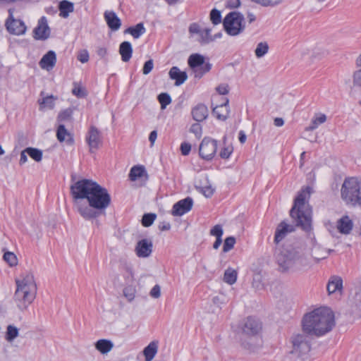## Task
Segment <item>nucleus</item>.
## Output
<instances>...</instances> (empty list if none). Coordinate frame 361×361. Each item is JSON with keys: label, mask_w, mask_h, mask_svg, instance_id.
Instances as JSON below:
<instances>
[{"label": "nucleus", "mask_w": 361, "mask_h": 361, "mask_svg": "<svg viewBox=\"0 0 361 361\" xmlns=\"http://www.w3.org/2000/svg\"><path fill=\"white\" fill-rule=\"evenodd\" d=\"M275 259L279 270L283 273L296 271L308 264L304 248L300 245L286 244L276 247Z\"/></svg>", "instance_id": "obj_1"}, {"label": "nucleus", "mask_w": 361, "mask_h": 361, "mask_svg": "<svg viewBox=\"0 0 361 361\" xmlns=\"http://www.w3.org/2000/svg\"><path fill=\"white\" fill-rule=\"evenodd\" d=\"M335 326L334 314L331 309L322 307L306 314L302 319V329L317 337L331 331Z\"/></svg>", "instance_id": "obj_2"}, {"label": "nucleus", "mask_w": 361, "mask_h": 361, "mask_svg": "<svg viewBox=\"0 0 361 361\" xmlns=\"http://www.w3.org/2000/svg\"><path fill=\"white\" fill-rule=\"evenodd\" d=\"M87 202V204L77 202L76 209L82 218L90 220L97 218L104 212L111 204V196L105 188L98 184Z\"/></svg>", "instance_id": "obj_3"}, {"label": "nucleus", "mask_w": 361, "mask_h": 361, "mask_svg": "<svg viewBox=\"0 0 361 361\" xmlns=\"http://www.w3.org/2000/svg\"><path fill=\"white\" fill-rule=\"evenodd\" d=\"M311 192V187L307 186L302 188L295 197L293 206L290 211V216L295 223V226L305 231L311 229L312 208L308 203Z\"/></svg>", "instance_id": "obj_4"}, {"label": "nucleus", "mask_w": 361, "mask_h": 361, "mask_svg": "<svg viewBox=\"0 0 361 361\" xmlns=\"http://www.w3.org/2000/svg\"><path fill=\"white\" fill-rule=\"evenodd\" d=\"M17 288L14 294V301L21 311L25 310L34 301L37 294V284L31 272L24 273L21 279L16 280Z\"/></svg>", "instance_id": "obj_5"}, {"label": "nucleus", "mask_w": 361, "mask_h": 361, "mask_svg": "<svg viewBox=\"0 0 361 361\" xmlns=\"http://www.w3.org/2000/svg\"><path fill=\"white\" fill-rule=\"evenodd\" d=\"M240 336V345L246 349H254L262 345V324L254 317H249L243 322Z\"/></svg>", "instance_id": "obj_6"}, {"label": "nucleus", "mask_w": 361, "mask_h": 361, "mask_svg": "<svg viewBox=\"0 0 361 361\" xmlns=\"http://www.w3.org/2000/svg\"><path fill=\"white\" fill-rule=\"evenodd\" d=\"M341 196L346 204L361 207V178H346L341 186Z\"/></svg>", "instance_id": "obj_7"}, {"label": "nucleus", "mask_w": 361, "mask_h": 361, "mask_svg": "<svg viewBox=\"0 0 361 361\" xmlns=\"http://www.w3.org/2000/svg\"><path fill=\"white\" fill-rule=\"evenodd\" d=\"M98 183L91 179L83 178L75 181L71 186V193L76 206L77 202L88 200Z\"/></svg>", "instance_id": "obj_8"}, {"label": "nucleus", "mask_w": 361, "mask_h": 361, "mask_svg": "<svg viewBox=\"0 0 361 361\" xmlns=\"http://www.w3.org/2000/svg\"><path fill=\"white\" fill-rule=\"evenodd\" d=\"M226 32L231 36H236L245 29L244 17L238 12L229 13L224 20Z\"/></svg>", "instance_id": "obj_9"}, {"label": "nucleus", "mask_w": 361, "mask_h": 361, "mask_svg": "<svg viewBox=\"0 0 361 361\" xmlns=\"http://www.w3.org/2000/svg\"><path fill=\"white\" fill-rule=\"evenodd\" d=\"M190 68L193 71L195 78L200 79L205 73L212 68V64L204 62V57L200 54H191L188 60Z\"/></svg>", "instance_id": "obj_10"}, {"label": "nucleus", "mask_w": 361, "mask_h": 361, "mask_svg": "<svg viewBox=\"0 0 361 361\" xmlns=\"http://www.w3.org/2000/svg\"><path fill=\"white\" fill-rule=\"evenodd\" d=\"M217 142L215 140L204 137L200 143L199 153L200 157L206 160L213 158L216 152Z\"/></svg>", "instance_id": "obj_11"}, {"label": "nucleus", "mask_w": 361, "mask_h": 361, "mask_svg": "<svg viewBox=\"0 0 361 361\" xmlns=\"http://www.w3.org/2000/svg\"><path fill=\"white\" fill-rule=\"evenodd\" d=\"M9 17L6 22V26L8 31L11 34L20 35L25 33L26 30V26L24 23L20 20H16L13 18V11L11 9L8 10Z\"/></svg>", "instance_id": "obj_12"}, {"label": "nucleus", "mask_w": 361, "mask_h": 361, "mask_svg": "<svg viewBox=\"0 0 361 361\" xmlns=\"http://www.w3.org/2000/svg\"><path fill=\"white\" fill-rule=\"evenodd\" d=\"M193 200L188 197L173 204L171 214L175 216H180L191 210Z\"/></svg>", "instance_id": "obj_13"}, {"label": "nucleus", "mask_w": 361, "mask_h": 361, "mask_svg": "<svg viewBox=\"0 0 361 361\" xmlns=\"http://www.w3.org/2000/svg\"><path fill=\"white\" fill-rule=\"evenodd\" d=\"M293 350L301 354H306L310 350V343L307 336L298 334L293 340Z\"/></svg>", "instance_id": "obj_14"}, {"label": "nucleus", "mask_w": 361, "mask_h": 361, "mask_svg": "<svg viewBox=\"0 0 361 361\" xmlns=\"http://www.w3.org/2000/svg\"><path fill=\"white\" fill-rule=\"evenodd\" d=\"M34 38L36 39L44 40L50 35V28L47 24V20L42 16L38 21L37 26L33 30Z\"/></svg>", "instance_id": "obj_15"}, {"label": "nucleus", "mask_w": 361, "mask_h": 361, "mask_svg": "<svg viewBox=\"0 0 361 361\" xmlns=\"http://www.w3.org/2000/svg\"><path fill=\"white\" fill-rule=\"evenodd\" d=\"M86 140L90 147V152H94V150L99 148L102 143V138L99 130L95 126H92L90 128Z\"/></svg>", "instance_id": "obj_16"}, {"label": "nucleus", "mask_w": 361, "mask_h": 361, "mask_svg": "<svg viewBox=\"0 0 361 361\" xmlns=\"http://www.w3.org/2000/svg\"><path fill=\"white\" fill-rule=\"evenodd\" d=\"M153 244L152 240L142 239L139 240L135 246V252L138 257H148L152 252Z\"/></svg>", "instance_id": "obj_17"}, {"label": "nucleus", "mask_w": 361, "mask_h": 361, "mask_svg": "<svg viewBox=\"0 0 361 361\" xmlns=\"http://www.w3.org/2000/svg\"><path fill=\"white\" fill-rule=\"evenodd\" d=\"M294 231L295 226L288 224L285 221L281 222L275 231L274 243L278 245L288 233Z\"/></svg>", "instance_id": "obj_18"}, {"label": "nucleus", "mask_w": 361, "mask_h": 361, "mask_svg": "<svg viewBox=\"0 0 361 361\" xmlns=\"http://www.w3.org/2000/svg\"><path fill=\"white\" fill-rule=\"evenodd\" d=\"M56 63V55L54 51H49L39 61V66L46 71H51Z\"/></svg>", "instance_id": "obj_19"}, {"label": "nucleus", "mask_w": 361, "mask_h": 361, "mask_svg": "<svg viewBox=\"0 0 361 361\" xmlns=\"http://www.w3.org/2000/svg\"><path fill=\"white\" fill-rule=\"evenodd\" d=\"M191 114L195 121L202 122L208 116V109L206 105L198 104L192 108Z\"/></svg>", "instance_id": "obj_20"}, {"label": "nucleus", "mask_w": 361, "mask_h": 361, "mask_svg": "<svg viewBox=\"0 0 361 361\" xmlns=\"http://www.w3.org/2000/svg\"><path fill=\"white\" fill-rule=\"evenodd\" d=\"M171 80H175V85L179 86L188 79V75L185 71H180L177 66H173L169 73Z\"/></svg>", "instance_id": "obj_21"}, {"label": "nucleus", "mask_w": 361, "mask_h": 361, "mask_svg": "<svg viewBox=\"0 0 361 361\" xmlns=\"http://www.w3.org/2000/svg\"><path fill=\"white\" fill-rule=\"evenodd\" d=\"M212 113L215 115L217 119L225 121L229 114L228 99L226 98L224 103L214 107Z\"/></svg>", "instance_id": "obj_22"}, {"label": "nucleus", "mask_w": 361, "mask_h": 361, "mask_svg": "<svg viewBox=\"0 0 361 361\" xmlns=\"http://www.w3.org/2000/svg\"><path fill=\"white\" fill-rule=\"evenodd\" d=\"M104 18L111 30L116 31L120 28L121 25V20L114 11H106Z\"/></svg>", "instance_id": "obj_23"}, {"label": "nucleus", "mask_w": 361, "mask_h": 361, "mask_svg": "<svg viewBox=\"0 0 361 361\" xmlns=\"http://www.w3.org/2000/svg\"><path fill=\"white\" fill-rule=\"evenodd\" d=\"M159 342L153 341L150 342L143 350L145 361H152L158 352Z\"/></svg>", "instance_id": "obj_24"}, {"label": "nucleus", "mask_w": 361, "mask_h": 361, "mask_svg": "<svg viewBox=\"0 0 361 361\" xmlns=\"http://www.w3.org/2000/svg\"><path fill=\"white\" fill-rule=\"evenodd\" d=\"M119 54L123 62H128L132 57L133 48L129 42H123L119 46Z\"/></svg>", "instance_id": "obj_25"}, {"label": "nucleus", "mask_w": 361, "mask_h": 361, "mask_svg": "<svg viewBox=\"0 0 361 361\" xmlns=\"http://www.w3.org/2000/svg\"><path fill=\"white\" fill-rule=\"evenodd\" d=\"M56 137L59 142L66 141L68 144L72 145L74 142L72 135L68 132L64 125H59L56 131Z\"/></svg>", "instance_id": "obj_26"}, {"label": "nucleus", "mask_w": 361, "mask_h": 361, "mask_svg": "<svg viewBox=\"0 0 361 361\" xmlns=\"http://www.w3.org/2000/svg\"><path fill=\"white\" fill-rule=\"evenodd\" d=\"M59 16L62 18H66L69 14L74 11V5L73 3L63 0L59 3Z\"/></svg>", "instance_id": "obj_27"}, {"label": "nucleus", "mask_w": 361, "mask_h": 361, "mask_svg": "<svg viewBox=\"0 0 361 361\" xmlns=\"http://www.w3.org/2000/svg\"><path fill=\"white\" fill-rule=\"evenodd\" d=\"M337 226L341 233L348 234L353 228V222L348 216H345L338 221Z\"/></svg>", "instance_id": "obj_28"}, {"label": "nucleus", "mask_w": 361, "mask_h": 361, "mask_svg": "<svg viewBox=\"0 0 361 361\" xmlns=\"http://www.w3.org/2000/svg\"><path fill=\"white\" fill-rule=\"evenodd\" d=\"M95 348L102 354H106L114 348V343L107 339H100L95 343Z\"/></svg>", "instance_id": "obj_29"}, {"label": "nucleus", "mask_w": 361, "mask_h": 361, "mask_svg": "<svg viewBox=\"0 0 361 361\" xmlns=\"http://www.w3.org/2000/svg\"><path fill=\"white\" fill-rule=\"evenodd\" d=\"M343 287V281L341 277H333L327 284V290L329 294L341 290Z\"/></svg>", "instance_id": "obj_30"}, {"label": "nucleus", "mask_w": 361, "mask_h": 361, "mask_svg": "<svg viewBox=\"0 0 361 361\" xmlns=\"http://www.w3.org/2000/svg\"><path fill=\"white\" fill-rule=\"evenodd\" d=\"M264 276L261 271H255L253 274L252 286L256 290H261L264 288Z\"/></svg>", "instance_id": "obj_31"}, {"label": "nucleus", "mask_w": 361, "mask_h": 361, "mask_svg": "<svg viewBox=\"0 0 361 361\" xmlns=\"http://www.w3.org/2000/svg\"><path fill=\"white\" fill-rule=\"evenodd\" d=\"M145 173V169L143 166H134L129 173V178L132 181L136 180L138 178L142 177Z\"/></svg>", "instance_id": "obj_32"}, {"label": "nucleus", "mask_w": 361, "mask_h": 361, "mask_svg": "<svg viewBox=\"0 0 361 361\" xmlns=\"http://www.w3.org/2000/svg\"><path fill=\"white\" fill-rule=\"evenodd\" d=\"M126 32L130 33L134 38H139L142 34L145 32V28L143 23H137L135 27H130Z\"/></svg>", "instance_id": "obj_33"}, {"label": "nucleus", "mask_w": 361, "mask_h": 361, "mask_svg": "<svg viewBox=\"0 0 361 361\" xmlns=\"http://www.w3.org/2000/svg\"><path fill=\"white\" fill-rule=\"evenodd\" d=\"M237 276V271L233 269L228 268L224 272V281L229 285H233L236 282Z\"/></svg>", "instance_id": "obj_34"}, {"label": "nucleus", "mask_w": 361, "mask_h": 361, "mask_svg": "<svg viewBox=\"0 0 361 361\" xmlns=\"http://www.w3.org/2000/svg\"><path fill=\"white\" fill-rule=\"evenodd\" d=\"M56 99L53 95L47 96L42 99V101H39V109L43 110L45 108H48L49 109H52L54 107V101Z\"/></svg>", "instance_id": "obj_35"}, {"label": "nucleus", "mask_w": 361, "mask_h": 361, "mask_svg": "<svg viewBox=\"0 0 361 361\" xmlns=\"http://www.w3.org/2000/svg\"><path fill=\"white\" fill-rule=\"evenodd\" d=\"M200 39H198L201 44H209L214 40L213 37L211 35L210 28H204L202 30L199 35Z\"/></svg>", "instance_id": "obj_36"}, {"label": "nucleus", "mask_w": 361, "mask_h": 361, "mask_svg": "<svg viewBox=\"0 0 361 361\" xmlns=\"http://www.w3.org/2000/svg\"><path fill=\"white\" fill-rule=\"evenodd\" d=\"M269 45L266 42L258 43L255 50V54L257 58H262L267 54L269 51Z\"/></svg>", "instance_id": "obj_37"}, {"label": "nucleus", "mask_w": 361, "mask_h": 361, "mask_svg": "<svg viewBox=\"0 0 361 361\" xmlns=\"http://www.w3.org/2000/svg\"><path fill=\"white\" fill-rule=\"evenodd\" d=\"M25 152H27V154L35 161L39 162L42 159V152L39 149L27 147Z\"/></svg>", "instance_id": "obj_38"}, {"label": "nucleus", "mask_w": 361, "mask_h": 361, "mask_svg": "<svg viewBox=\"0 0 361 361\" xmlns=\"http://www.w3.org/2000/svg\"><path fill=\"white\" fill-rule=\"evenodd\" d=\"M4 260L8 263L10 267H14L18 264V259L16 255L12 252H5L3 256Z\"/></svg>", "instance_id": "obj_39"}, {"label": "nucleus", "mask_w": 361, "mask_h": 361, "mask_svg": "<svg viewBox=\"0 0 361 361\" xmlns=\"http://www.w3.org/2000/svg\"><path fill=\"white\" fill-rule=\"evenodd\" d=\"M18 336V329L13 325H8L6 329V339L8 341H13Z\"/></svg>", "instance_id": "obj_40"}, {"label": "nucleus", "mask_w": 361, "mask_h": 361, "mask_svg": "<svg viewBox=\"0 0 361 361\" xmlns=\"http://www.w3.org/2000/svg\"><path fill=\"white\" fill-rule=\"evenodd\" d=\"M73 85L74 87L72 90V93L75 97L78 98H84L87 95V91L83 87L76 82H74Z\"/></svg>", "instance_id": "obj_41"}, {"label": "nucleus", "mask_w": 361, "mask_h": 361, "mask_svg": "<svg viewBox=\"0 0 361 361\" xmlns=\"http://www.w3.org/2000/svg\"><path fill=\"white\" fill-rule=\"evenodd\" d=\"M135 293L136 289L133 286H128L123 289V295L128 302H132L134 300Z\"/></svg>", "instance_id": "obj_42"}, {"label": "nucleus", "mask_w": 361, "mask_h": 361, "mask_svg": "<svg viewBox=\"0 0 361 361\" xmlns=\"http://www.w3.org/2000/svg\"><path fill=\"white\" fill-rule=\"evenodd\" d=\"M157 215L153 213L145 214L142 219V224L145 227L150 226L154 221Z\"/></svg>", "instance_id": "obj_43"}, {"label": "nucleus", "mask_w": 361, "mask_h": 361, "mask_svg": "<svg viewBox=\"0 0 361 361\" xmlns=\"http://www.w3.org/2000/svg\"><path fill=\"white\" fill-rule=\"evenodd\" d=\"M73 115V110L71 108H68L61 111L57 117L59 121H66L71 119Z\"/></svg>", "instance_id": "obj_44"}, {"label": "nucleus", "mask_w": 361, "mask_h": 361, "mask_svg": "<svg viewBox=\"0 0 361 361\" xmlns=\"http://www.w3.org/2000/svg\"><path fill=\"white\" fill-rule=\"evenodd\" d=\"M158 100L162 109H164L171 102V98L168 93H161L158 96Z\"/></svg>", "instance_id": "obj_45"}, {"label": "nucleus", "mask_w": 361, "mask_h": 361, "mask_svg": "<svg viewBox=\"0 0 361 361\" xmlns=\"http://www.w3.org/2000/svg\"><path fill=\"white\" fill-rule=\"evenodd\" d=\"M235 243V238L233 236L227 237L224 240V245H223V252H228L231 250H232Z\"/></svg>", "instance_id": "obj_46"}, {"label": "nucleus", "mask_w": 361, "mask_h": 361, "mask_svg": "<svg viewBox=\"0 0 361 361\" xmlns=\"http://www.w3.org/2000/svg\"><path fill=\"white\" fill-rule=\"evenodd\" d=\"M210 20L214 25H218L221 22V12L214 8L210 12Z\"/></svg>", "instance_id": "obj_47"}, {"label": "nucleus", "mask_w": 361, "mask_h": 361, "mask_svg": "<svg viewBox=\"0 0 361 361\" xmlns=\"http://www.w3.org/2000/svg\"><path fill=\"white\" fill-rule=\"evenodd\" d=\"M353 85L355 87L361 88V68L357 69L353 73Z\"/></svg>", "instance_id": "obj_48"}, {"label": "nucleus", "mask_w": 361, "mask_h": 361, "mask_svg": "<svg viewBox=\"0 0 361 361\" xmlns=\"http://www.w3.org/2000/svg\"><path fill=\"white\" fill-rule=\"evenodd\" d=\"M200 191L206 197H210L214 194V188L209 185L200 186L198 187Z\"/></svg>", "instance_id": "obj_49"}, {"label": "nucleus", "mask_w": 361, "mask_h": 361, "mask_svg": "<svg viewBox=\"0 0 361 361\" xmlns=\"http://www.w3.org/2000/svg\"><path fill=\"white\" fill-rule=\"evenodd\" d=\"M223 228L221 225H216L210 230V235H214L217 238H221L223 235Z\"/></svg>", "instance_id": "obj_50"}, {"label": "nucleus", "mask_w": 361, "mask_h": 361, "mask_svg": "<svg viewBox=\"0 0 361 361\" xmlns=\"http://www.w3.org/2000/svg\"><path fill=\"white\" fill-rule=\"evenodd\" d=\"M190 131L194 133L197 138H200L202 136V126L199 123H193L190 128Z\"/></svg>", "instance_id": "obj_51"}, {"label": "nucleus", "mask_w": 361, "mask_h": 361, "mask_svg": "<svg viewBox=\"0 0 361 361\" xmlns=\"http://www.w3.org/2000/svg\"><path fill=\"white\" fill-rule=\"evenodd\" d=\"M153 68H154L153 60L152 59H149V60L147 61L145 63L143 68H142L143 74L144 75L149 74L152 71Z\"/></svg>", "instance_id": "obj_52"}, {"label": "nucleus", "mask_w": 361, "mask_h": 361, "mask_svg": "<svg viewBox=\"0 0 361 361\" xmlns=\"http://www.w3.org/2000/svg\"><path fill=\"white\" fill-rule=\"evenodd\" d=\"M89 58L88 51L85 49L80 51L78 55V61L82 63L87 62L89 61Z\"/></svg>", "instance_id": "obj_53"}, {"label": "nucleus", "mask_w": 361, "mask_h": 361, "mask_svg": "<svg viewBox=\"0 0 361 361\" xmlns=\"http://www.w3.org/2000/svg\"><path fill=\"white\" fill-rule=\"evenodd\" d=\"M232 152H233L232 147L228 146V147H224L220 152V157L222 159H228L230 157Z\"/></svg>", "instance_id": "obj_54"}, {"label": "nucleus", "mask_w": 361, "mask_h": 361, "mask_svg": "<svg viewBox=\"0 0 361 361\" xmlns=\"http://www.w3.org/2000/svg\"><path fill=\"white\" fill-rule=\"evenodd\" d=\"M191 150V145L188 142H183L180 145V151L181 154L184 156H187L189 154Z\"/></svg>", "instance_id": "obj_55"}, {"label": "nucleus", "mask_w": 361, "mask_h": 361, "mask_svg": "<svg viewBox=\"0 0 361 361\" xmlns=\"http://www.w3.org/2000/svg\"><path fill=\"white\" fill-rule=\"evenodd\" d=\"M216 91L219 94L225 95L229 92L228 85L226 84H221L216 87Z\"/></svg>", "instance_id": "obj_56"}, {"label": "nucleus", "mask_w": 361, "mask_h": 361, "mask_svg": "<svg viewBox=\"0 0 361 361\" xmlns=\"http://www.w3.org/2000/svg\"><path fill=\"white\" fill-rule=\"evenodd\" d=\"M150 295L154 298H159L161 295V288L159 285H155L150 291Z\"/></svg>", "instance_id": "obj_57"}, {"label": "nucleus", "mask_w": 361, "mask_h": 361, "mask_svg": "<svg viewBox=\"0 0 361 361\" xmlns=\"http://www.w3.org/2000/svg\"><path fill=\"white\" fill-rule=\"evenodd\" d=\"M202 30V29L200 27V26L197 23H192L189 27V32L191 34L200 35Z\"/></svg>", "instance_id": "obj_58"}, {"label": "nucleus", "mask_w": 361, "mask_h": 361, "mask_svg": "<svg viewBox=\"0 0 361 361\" xmlns=\"http://www.w3.org/2000/svg\"><path fill=\"white\" fill-rule=\"evenodd\" d=\"M97 54L99 57L104 59L107 55V49L106 47H98Z\"/></svg>", "instance_id": "obj_59"}, {"label": "nucleus", "mask_w": 361, "mask_h": 361, "mask_svg": "<svg viewBox=\"0 0 361 361\" xmlns=\"http://www.w3.org/2000/svg\"><path fill=\"white\" fill-rule=\"evenodd\" d=\"M27 161V152H25V149L20 153L19 164H20V165H23L25 163H26Z\"/></svg>", "instance_id": "obj_60"}, {"label": "nucleus", "mask_w": 361, "mask_h": 361, "mask_svg": "<svg viewBox=\"0 0 361 361\" xmlns=\"http://www.w3.org/2000/svg\"><path fill=\"white\" fill-rule=\"evenodd\" d=\"M171 228V224L169 222H161L159 224V229L161 231H169Z\"/></svg>", "instance_id": "obj_61"}, {"label": "nucleus", "mask_w": 361, "mask_h": 361, "mask_svg": "<svg viewBox=\"0 0 361 361\" xmlns=\"http://www.w3.org/2000/svg\"><path fill=\"white\" fill-rule=\"evenodd\" d=\"M314 120L319 125L324 123L326 121V116L325 114H320L316 118H314Z\"/></svg>", "instance_id": "obj_62"}, {"label": "nucleus", "mask_w": 361, "mask_h": 361, "mask_svg": "<svg viewBox=\"0 0 361 361\" xmlns=\"http://www.w3.org/2000/svg\"><path fill=\"white\" fill-rule=\"evenodd\" d=\"M240 0H228V6L230 8H237L240 6Z\"/></svg>", "instance_id": "obj_63"}, {"label": "nucleus", "mask_w": 361, "mask_h": 361, "mask_svg": "<svg viewBox=\"0 0 361 361\" xmlns=\"http://www.w3.org/2000/svg\"><path fill=\"white\" fill-rule=\"evenodd\" d=\"M157 137V132L156 130L152 131L149 136V140L150 141L152 145L154 143Z\"/></svg>", "instance_id": "obj_64"}]
</instances>
